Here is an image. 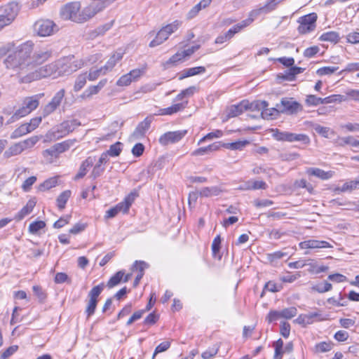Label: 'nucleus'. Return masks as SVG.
Here are the masks:
<instances>
[{
    "label": "nucleus",
    "mask_w": 359,
    "mask_h": 359,
    "mask_svg": "<svg viewBox=\"0 0 359 359\" xmlns=\"http://www.w3.org/2000/svg\"><path fill=\"white\" fill-rule=\"evenodd\" d=\"M81 4L79 2H72L66 4L60 11V15L65 20H70L75 22L81 23L80 18Z\"/></svg>",
    "instance_id": "423d86ee"
},
{
    "label": "nucleus",
    "mask_w": 359,
    "mask_h": 359,
    "mask_svg": "<svg viewBox=\"0 0 359 359\" xmlns=\"http://www.w3.org/2000/svg\"><path fill=\"white\" fill-rule=\"evenodd\" d=\"M187 133L186 130L167 132L159 137V142L162 145L173 144L181 140Z\"/></svg>",
    "instance_id": "9b49d317"
},
{
    "label": "nucleus",
    "mask_w": 359,
    "mask_h": 359,
    "mask_svg": "<svg viewBox=\"0 0 359 359\" xmlns=\"http://www.w3.org/2000/svg\"><path fill=\"white\" fill-rule=\"evenodd\" d=\"M355 189H358V186L356 185L355 181L353 180V181L344 183L342 185V187H337L336 189V191L344 192L346 191H351V190H353Z\"/></svg>",
    "instance_id": "09e8293b"
},
{
    "label": "nucleus",
    "mask_w": 359,
    "mask_h": 359,
    "mask_svg": "<svg viewBox=\"0 0 359 359\" xmlns=\"http://www.w3.org/2000/svg\"><path fill=\"white\" fill-rule=\"evenodd\" d=\"M278 110L280 114L287 115L297 114L303 110L302 105L292 97H283L279 103H277Z\"/></svg>",
    "instance_id": "39448f33"
},
{
    "label": "nucleus",
    "mask_w": 359,
    "mask_h": 359,
    "mask_svg": "<svg viewBox=\"0 0 359 359\" xmlns=\"http://www.w3.org/2000/svg\"><path fill=\"white\" fill-rule=\"evenodd\" d=\"M170 346V343L168 341H163L158 346H157L155 348L154 353L152 355V359H154L155 356L161 352L165 351Z\"/></svg>",
    "instance_id": "6e6d98bb"
},
{
    "label": "nucleus",
    "mask_w": 359,
    "mask_h": 359,
    "mask_svg": "<svg viewBox=\"0 0 359 359\" xmlns=\"http://www.w3.org/2000/svg\"><path fill=\"white\" fill-rule=\"evenodd\" d=\"M36 181V177L34 176H32L28 177L22 184V188L25 191H27L30 189L31 187L35 183Z\"/></svg>",
    "instance_id": "774afa93"
},
{
    "label": "nucleus",
    "mask_w": 359,
    "mask_h": 359,
    "mask_svg": "<svg viewBox=\"0 0 359 359\" xmlns=\"http://www.w3.org/2000/svg\"><path fill=\"white\" fill-rule=\"evenodd\" d=\"M87 79L88 76L86 72L79 74L75 80L74 90L75 92H79L80 90H81V88H83L86 85Z\"/></svg>",
    "instance_id": "7c9ffc66"
},
{
    "label": "nucleus",
    "mask_w": 359,
    "mask_h": 359,
    "mask_svg": "<svg viewBox=\"0 0 359 359\" xmlns=\"http://www.w3.org/2000/svg\"><path fill=\"white\" fill-rule=\"evenodd\" d=\"M124 276V271H119L116 273L108 281L107 287L109 288H111L118 284H119L121 281H123V278Z\"/></svg>",
    "instance_id": "72a5a7b5"
},
{
    "label": "nucleus",
    "mask_w": 359,
    "mask_h": 359,
    "mask_svg": "<svg viewBox=\"0 0 359 359\" xmlns=\"http://www.w3.org/2000/svg\"><path fill=\"white\" fill-rule=\"evenodd\" d=\"M219 345L215 344L201 354L203 359H210L217 355L219 351Z\"/></svg>",
    "instance_id": "37998d69"
},
{
    "label": "nucleus",
    "mask_w": 359,
    "mask_h": 359,
    "mask_svg": "<svg viewBox=\"0 0 359 359\" xmlns=\"http://www.w3.org/2000/svg\"><path fill=\"white\" fill-rule=\"evenodd\" d=\"M278 109L277 104H276L275 107L270 109L268 108V107H265L261 112V116L263 118L272 119L280 114Z\"/></svg>",
    "instance_id": "cd10ccee"
},
{
    "label": "nucleus",
    "mask_w": 359,
    "mask_h": 359,
    "mask_svg": "<svg viewBox=\"0 0 359 359\" xmlns=\"http://www.w3.org/2000/svg\"><path fill=\"white\" fill-rule=\"evenodd\" d=\"M219 149V146L216 144H212L205 147H201L196 149L191 154L192 156H203L208 153L217 151Z\"/></svg>",
    "instance_id": "393cba45"
},
{
    "label": "nucleus",
    "mask_w": 359,
    "mask_h": 359,
    "mask_svg": "<svg viewBox=\"0 0 359 359\" xmlns=\"http://www.w3.org/2000/svg\"><path fill=\"white\" fill-rule=\"evenodd\" d=\"M299 246L301 249H316L332 248L333 246L325 241L308 240L299 243Z\"/></svg>",
    "instance_id": "ddd939ff"
},
{
    "label": "nucleus",
    "mask_w": 359,
    "mask_h": 359,
    "mask_svg": "<svg viewBox=\"0 0 359 359\" xmlns=\"http://www.w3.org/2000/svg\"><path fill=\"white\" fill-rule=\"evenodd\" d=\"M75 140H68L62 142L55 144L54 146L58 154L69 149L75 142Z\"/></svg>",
    "instance_id": "c9c22d12"
},
{
    "label": "nucleus",
    "mask_w": 359,
    "mask_h": 359,
    "mask_svg": "<svg viewBox=\"0 0 359 359\" xmlns=\"http://www.w3.org/2000/svg\"><path fill=\"white\" fill-rule=\"evenodd\" d=\"M332 289V284L328 282H324L313 287V290L320 293L330 291Z\"/></svg>",
    "instance_id": "680f3d73"
},
{
    "label": "nucleus",
    "mask_w": 359,
    "mask_h": 359,
    "mask_svg": "<svg viewBox=\"0 0 359 359\" xmlns=\"http://www.w3.org/2000/svg\"><path fill=\"white\" fill-rule=\"evenodd\" d=\"M222 190L218 187H204L200 191L199 194L203 197L217 196L219 195Z\"/></svg>",
    "instance_id": "5701e85b"
},
{
    "label": "nucleus",
    "mask_w": 359,
    "mask_h": 359,
    "mask_svg": "<svg viewBox=\"0 0 359 359\" xmlns=\"http://www.w3.org/2000/svg\"><path fill=\"white\" fill-rule=\"evenodd\" d=\"M305 102L308 106H317L323 104V98L314 95H309L306 96Z\"/></svg>",
    "instance_id": "a18cd8bd"
},
{
    "label": "nucleus",
    "mask_w": 359,
    "mask_h": 359,
    "mask_svg": "<svg viewBox=\"0 0 359 359\" xmlns=\"http://www.w3.org/2000/svg\"><path fill=\"white\" fill-rule=\"evenodd\" d=\"M104 287V284H101L93 287L90 291L88 296L90 299H97V297L100 294Z\"/></svg>",
    "instance_id": "13d9d810"
},
{
    "label": "nucleus",
    "mask_w": 359,
    "mask_h": 359,
    "mask_svg": "<svg viewBox=\"0 0 359 359\" xmlns=\"http://www.w3.org/2000/svg\"><path fill=\"white\" fill-rule=\"evenodd\" d=\"M83 64L81 62H74L72 64L65 63L62 61H56L43 67L34 69L31 65L25 68L23 79L19 81L20 83H28L32 81L39 80L41 78L51 76L57 78L58 76L69 75L77 69L81 68Z\"/></svg>",
    "instance_id": "f03ea898"
},
{
    "label": "nucleus",
    "mask_w": 359,
    "mask_h": 359,
    "mask_svg": "<svg viewBox=\"0 0 359 359\" xmlns=\"http://www.w3.org/2000/svg\"><path fill=\"white\" fill-rule=\"evenodd\" d=\"M34 43L27 41L17 46L14 50H8L6 47L0 48V55L8 53V55L4 60L6 69L11 76L18 78V81L22 79L25 74V68L28 65L33 66L34 69H37L43 62L48 60L53 55V51L48 49H41L32 54Z\"/></svg>",
    "instance_id": "f257e3e1"
},
{
    "label": "nucleus",
    "mask_w": 359,
    "mask_h": 359,
    "mask_svg": "<svg viewBox=\"0 0 359 359\" xmlns=\"http://www.w3.org/2000/svg\"><path fill=\"white\" fill-rule=\"evenodd\" d=\"M71 196V191L66 190L62 192L57 198L56 202L57 205L60 210H63L65 208V205Z\"/></svg>",
    "instance_id": "a878e982"
},
{
    "label": "nucleus",
    "mask_w": 359,
    "mask_h": 359,
    "mask_svg": "<svg viewBox=\"0 0 359 359\" xmlns=\"http://www.w3.org/2000/svg\"><path fill=\"white\" fill-rule=\"evenodd\" d=\"M246 104L248 106V109H250L252 111L253 110L261 111V112L262 111V110H264V109L265 107H267L269 106V104L266 101H259V100H257V101L252 102L251 103L246 102Z\"/></svg>",
    "instance_id": "e433bc0d"
},
{
    "label": "nucleus",
    "mask_w": 359,
    "mask_h": 359,
    "mask_svg": "<svg viewBox=\"0 0 359 359\" xmlns=\"http://www.w3.org/2000/svg\"><path fill=\"white\" fill-rule=\"evenodd\" d=\"M151 121V117H146L144 119V121H142L137 125V126L132 133L131 137L136 140L144 137L146 133L150 128Z\"/></svg>",
    "instance_id": "f8f14e48"
},
{
    "label": "nucleus",
    "mask_w": 359,
    "mask_h": 359,
    "mask_svg": "<svg viewBox=\"0 0 359 359\" xmlns=\"http://www.w3.org/2000/svg\"><path fill=\"white\" fill-rule=\"evenodd\" d=\"M320 40L337 43L339 40V36L335 32H328L323 34L320 37Z\"/></svg>",
    "instance_id": "ea45409f"
},
{
    "label": "nucleus",
    "mask_w": 359,
    "mask_h": 359,
    "mask_svg": "<svg viewBox=\"0 0 359 359\" xmlns=\"http://www.w3.org/2000/svg\"><path fill=\"white\" fill-rule=\"evenodd\" d=\"M120 146H121V142H117L116 143L111 145L109 147V149L107 151H106L105 153L108 154V156H119V154L121 151V149Z\"/></svg>",
    "instance_id": "3c124183"
},
{
    "label": "nucleus",
    "mask_w": 359,
    "mask_h": 359,
    "mask_svg": "<svg viewBox=\"0 0 359 359\" xmlns=\"http://www.w3.org/2000/svg\"><path fill=\"white\" fill-rule=\"evenodd\" d=\"M147 267V264L144 261H135L131 268V270L133 271L135 270L138 271V273H143L145 268Z\"/></svg>",
    "instance_id": "052dcab7"
},
{
    "label": "nucleus",
    "mask_w": 359,
    "mask_h": 359,
    "mask_svg": "<svg viewBox=\"0 0 359 359\" xmlns=\"http://www.w3.org/2000/svg\"><path fill=\"white\" fill-rule=\"evenodd\" d=\"M22 149L19 142L11 146L4 154L5 158H8L11 156L18 155L22 152Z\"/></svg>",
    "instance_id": "c85d7f7f"
},
{
    "label": "nucleus",
    "mask_w": 359,
    "mask_h": 359,
    "mask_svg": "<svg viewBox=\"0 0 359 359\" xmlns=\"http://www.w3.org/2000/svg\"><path fill=\"white\" fill-rule=\"evenodd\" d=\"M184 58V56L182 52H178L173 55L165 63L167 67L170 65H175L177 62L182 61Z\"/></svg>",
    "instance_id": "864d4df0"
},
{
    "label": "nucleus",
    "mask_w": 359,
    "mask_h": 359,
    "mask_svg": "<svg viewBox=\"0 0 359 359\" xmlns=\"http://www.w3.org/2000/svg\"><path fill=\"white\" fill-rule=\"evenodd\" d=\"M20 10L18 4L11 2L0 7V30L9 25L15 18Z\"/></svg>",
    "instance_id": "20e7f679"
},
{
    "label": "nucleus",
    "mask_w": 359,
    "mask_h": 359,
    "mask_svg": "<svg viewBox=\"0 0 359 359\" xmlns=\"http://www.w3.org/2000/svg\"><path fill=\"white\" fill-rule=\"evenodd\" d=\"M304 69L299 67H291V68L281 77L284 80L293 81L295 79V76L303 72Z\"/></svg>",
    "instance_id": "bb28decb"
},
{
    "label": "nucleus",
    "mask_w": 359,
    "mask_h": 359,
    "mask_svg": "<svg viewBox=\"0 0 359 359\" xmlns=\"http://www.w3.org/2000/svg\"><path fill=\"white\" fill-rule=\"evenodd\" d=\"M79 126H80V123L76 119L66 121L60 125L58 130L62 133L68 134Z\"/></svg>",
    "instance_id": "a211bd4d"
},
{
    "label": "nucleus",
    "mask_w": 359,
    "mask_h": 359,
    "mask_svg": "<svg viewBox=\"0 0 359 359\" xmlns=\"http://www.w3.org/2000/svg\"><path fill=\"white\" fill-rule=\"evenodd\" d=\"M188 103L186 101L184 103H178L173 104L172 106L161 109V114L163 115H171L172 114L177 113L186 107L187 104Z\"/></svg>",
    "instance_id": "b1692460"
},
{
    "label": "nucleus",
    "mask_w": 359,
    "mask_h": 359,
    "mask_svg": "<svg viewBox=\"0 0 359 359\" xmlns=\"http://www.w3.org/2000/svg\"><path fill=\"white\" fill-rule=\"evenodd\" d=\"M273 137L278 141H286L290 142H302L306 144H308L310 142V139L306 135L296 134L287 131L280 132L277 130L273 134Z\"/></svg>",
    "instance_id": "6e6552de"
},
{
    "label": "nucleus",
    "mask_w": 359,
    "mask_h": 359,
    "mask_svg": "<svg viewBox=\"0 0 359 359\" xmlns=\"http://www.w3.org/2000/svg\"><path fill=\"white\" fill-rule=\"evenodd\" d=\"M32 290L34 294L38 297L40 302H43L45 300V299L46 298V294L43 290L41 287L39 285H34L33 286Z\"/></svg>",
    "instance_id": "e2e57ef3"
},
{
    "label": "nucleus",
    "mask_w": 359,
    "mask_h": 359,
    "mask_svg": "<svg viewBox=\"0 0 359 359\" xmlns=\"http://www.w3.org/2000/svg\"><path fill=\"white\" fill-rule=\"evenodd\" d=\"M317 15L315 13H309L299 18L298 31L301 34L309 33L316 28Z\"/></svg>",
    "instance_id": "1a4fd4ad"
},
{
    "label": "nucleus",
    "mask_w": 359,
    "mask_h": 359,
    "mask_svg": "<svg viewBox=\"0 0 359 359\" xmlns=\"http://www.w3.org/2000/svg\"><path fill=\"white\" fill-rule=\"evenodd\" d=\"M346 99L343 95H332L325 98H323V104H329L332 102H341L345 101Z\"/></svg>",
    "instance_id": "8fccbe9b"
},
{
    "label": "nucleus",
    "mask_w": 359,
    "mask_h": 359,
    "mask_svg": "<svg viewBox=\"0 0 359 359\" xmlns=\"http://www.w3.org/2000/svg\"><path fill=\"white\" fill-rule=\"evenodd\" d=\"M277 5L274 0H268L263 7L260 8L259 10L252 11L250 15H257L260 11L264 13L271 12L276 9Z\"/></svg>",
    "instance_id": "c756f323"
},
{
    "label": "nucleus",
    "mask_w": 359,
    "mask_h": 359,
    "mask_svg": "<svg viewBox=\"0 0 359 359\" xmlns=\"http://www.w3.org/2000/svg\"><path fill=\"white\" fill-rule=\"evenodd\" d=\"M222 135V132L219 130H217L214 132L209 133L205 136H204L203 138H201L198 144L203 142L204 141L207 140H212L213 138H218L220 137Z\"/></svg>",
    "instance_id": "bf43d9fd"
},
{
    "label": "nucleus",
    "mask_w": 359,
    "mask_h": 359,
    "mask_svg": "<svg viewBox=\"0 0 359 359\" xmlns=\"http://www.w3.org/2000/svg\"><path fill=\"white\" fill-rule=\"evenodd\" d=\"M248 109V106L246 102L243 101L240 104L237 105H232L227 114V116L229 118L236 117L240 114H241L243 111Z\"/></svg>",
    "instance_id": "6ab92c4d"
},
{
    "label": "nucleus",
    "mask_w": 359,
    "mask_h": 359,
    "mask_svg": "<svg viewBox=\"0 0 359 359\" xmlns=\"http://www.w3.org/2000/svg\"><path fill=\"white\" fill-rule=\"evenodd\" d=\"M332 343L323 341L315 346V351L316 353H325L330 351L332 348Z\"/></svg>",
    "instance_id": "79ce46f5"
},
{
    "label": "nucleus",
    "mask_w": 359,
    "mask_h": 359,
    "mask_svg": "<svg viewBox=\"0 0 359 359\" xmlns=\"http://www.w3.org/2000/svg\"><path fill=\"white\" fill-rule=\"evenodd\" d=\"M123 57V53H114L107 62L106 65L103 66L104 72L111 71L116 64L120 61Z\"/></svg>",
    "instance_id": "412c9836"
},
{
    "label": "nucleus",
    "mask_w": 359,
    "mask_h": 359,
    "mask_svg": "<svg viewBox=\"0 0 359 359\" xmlns=\"http://www.w3.org/2000/svg\"><path fill=\"white\" fill-rule=\"evenodd\" d=\"M205 72V68L203 66L191 67L184 69L180 74L179 80H182L187 77L196 76L203 74Z\"/></svg>",
    "instance_id": "f3484780"
},
{
    "label": "nucleus",
    "mask_w": 359,
    "mask_h": 359,
    "mask_svg": "<svg viewBox=\"0 0 359 359\" xmlns=\"http://www.w3.org/2000/svg\"><path fill=\"white\" fill-rule=\"evenodd\" d=\"M55 282L57 284L63 283H71V280L65 273L59 272L55 274Z\"/></svg>",
    "instance_id": "4d7b16f0"
},
{
    "label": "nucleus",
    "mask_w": 359,
    "mask_h": 359,
    "mask_svg": "<svg viewBox=\"0 0 359 359\" xmlns=\"http://www.w3.org/2000/svg\"><path fill=\"white\" fill-rule=\"evenodd\" d=\"M34 32L40 36H48L58 31L57 25L50 20H39L34 25Z\"/></svg>",
    "instance_id": "0eeeda50"
},
{
    "label": "nucleus",
    "mask_w": 359,
    "mask_h": 359,
    "mask_svg": "<svg viewBox=\"0 0 359 359\" xmlns=\"http://www.w3.org/2000/svg\"><path fill=\"white\" fill-rule=\"evenodd\" d=\"M321 315L319 311L311 312L306 314L299 315L295 320L294 323L306 327L314 322V318L320 317Z\"/></svg>",
    "instance_id": "4468645a"
},
{
    "label": "nucleus",
    "mask_w": 359,
    "mask_h": 359,
    "mask_svg": "<svg viewBox=\"0 0 359 359\" xmlns=\"http://www.w3.org/2000/svg\"><path fill=\"white\" fill-rule=\"evenodd\" d=\"M40 140L39 136H33L27 140L20 142L22 151L33 147Z\"/></svg>",
    "instance_id": "f704fd0d"
},
{
    "label": "nucleus",
    "mask_w": 359,
    "mask_h": 359,
    "mask_svg": "<svg viewBox=\"0 0 359 359\" xmlns=\"http://www.w3.org/2000/svg\"><path fill=\"white\" fill-rule=\"evenodd\" d=\"M43 96V93L27 97L23 100L22 105L12 116L13 120L24 117L36 109L39 104V99Z\"/></svg>",
    "instance_id": "7ed1b4c3"
},
{
    "label": "nucleus",
    "mask_w": 359,
    "mask_h": 359,
    "mask_svg": "<svg viewBox=\"0 0 359 359\" xmlns=\"http://www.w3.org/2000/svg\"><path fill=\"white\" fill-rule=\"evenodd\" d=\"M29 133L31 131L27 123L22 124L12 133L11 137L12 139H17Z\"/></svg>",
    "instance_id": "2f4dec72"
},
{
    "label": "nucleus",
    "mask_w": 359,
    "mask_h": 359,
    "mask_svg": "<svg viewBox=\"0 0 359 359\" xmlns=\"http://www.w3.org/2000/svg\"><path fill=\"white\" fill-rule=\"evenodd\" d=\"M169 36L165 30L161 28L156 35V37L150 42L149 47L154 48L163 43L168 39Z\"/></svg>",
    "instance_id": "4be33fe9"
},
{
    "label": "nucleus",
    "mask_w": 359,
    "mask_h": 359,
    "mask_svg": "<svg viewBox=\"0 0 359 359\" xmlns=\"http://www.w3.org/2000/svg\"><path fill=\"white\" fill-rule=\"evenodd\" d=\"M65 95V90L60 89L57 91L51 100L44 106L42 109V115L43 117H46L53 112H54L57 108L61 104L62 100H63Z\"/></svg>",
    "instance_id": "9d476101"
},
{
    "label": "nucleus",
    "mask_w": 359,
    "mask_h": 359,
    "mask_svg": "<svg viewBox=\"0 0 359 359\" xmlns=\"http://www.w3.org/2000/svg\"><path fill=\"white\" fill-rule=\"evenodd\" d=\"M46 223L43 221H36L31 223L29 226V231L32 233H36L39 230L43 229Z\"/></svg>",
    "instance_id": "de8ad7c7"
},
{
    "label": "nucleus",
    "mask_w": 359,
    "mask_h": 359,
    "mask_svg": "<svg viewBox=\"0 0 359 359\" xmlns=\"http://www.w3.org/2000/svg\"><path fill=\"white\" fill-rule=\"evenodd\" d=\"M57 184V177H50L46 181H44L42 184H41L39 187V189L41 191H44L46 190H48L52 187H55Z\"/></svg>",
    "instance_id": "4c0bfd02"
},
{
    "label": "nucleus",
    "mask_w": 359,
    "mask_h": 359,
    "mask_svg": "<svg viewBox=\"0 0 359 359\" xmlns=\"http://www.w3.org/2000/svg\"><path fill=\"white\" fill-rule=\"evenodd\" d=\"M313 129L317 133L321 135L324 137H328V133L330 131V128L323 127L320 125L316 124L313 126Z\"/></svg>",
    "instance_id": "69168bd1"
},
{
    "label": "nucleus",
    "mask_w": 359,
    "mask_h": 359,
    "mask_svg": "<svg viewBox=\"0 0 359 359\" xmlns=\"http://www.w3.org/2000/svg\"><path fill=\"white\" fill-rule=\"evenodd\" d=\"M106 73H107V72H104V67H102L101 68H100L98 69L90 70V72H89L88 74H87V76H88V79L90 81H94V80L97 79L100 75H104Z\"/></svg>",
    "instance_id": "603ef678"
},
{
    "label": "nucleus",
    "mask_w": 359,
    "mask_h": 359,
    "mask_svg": "<svg viewBox=\"0 0 359 359\" xmlns=\"http://www.w3.org/2000/svg\"><path fill=\"white\" fill-rule=\"evenodd\" d=\"M36 205L34 200H29L27 201L25 206H24L21 210L15 215V219L17 220L22 219L26 215H29L33 210Z\"/></svg>",
    "instance_id": "aec40b11"
},
{
    "label": "nucleus",
    "mask_w": 359,
    "mask_h": 359,
    "mask_svg": "<svg viewBox=\"0 0 359 359\" xmlns=\"http://www.w3.org/2000/svg\"><path fill=\"white\" fill-rule=\"evenodd\" d=\"M338 67H323L317 70V74L320 76L330 75L338 70Z\"/></svg>",
    "instance_id": "5fc2aeb1"
},
{
    "label": "nucleus",
    "mask_w": 359,
    "mask_h": 359,
    "mask_svg": "<svg viewBox=\"0 0 359 359\" xmlns=\"http://www.w3.org/2000/svg\"><path fill=\"white\" fill-rule=\"evenodd\" d=\"M94 163V158L92 157H88L83 163H81L78 173L74 177L75 180H78L82 177H83L88 170L89 168H90Z\"/></svg>",
    "instance_id": "2eb2a0df"
},
{
    "label": "nucleus",
    "mask_w": 359,
    "mask_h": 359,
    "mask_svg": "<svg viewBox=\"0 0 359 359\" xmlns=\"http://www.w3.org/2000/svg\"><path fill=\"white\" fill-rule=\"evenodd\" d=\"M249 144V142L247 140L243 141H236L231 143H226L224 144V147L226 149H229L231 150H241L246 145Z\"/></svg>",
    "instance_id": "58836bf2"
},
{
    "label": "nucleus",
    "mask_w": 359,
    "mask_h": 359,
    "mask_svg": "<svg viewBox=\"0 0 359 359\" xmlns=\"http://www.w3.org/2000/svg\"><path fill=\"white\" fill-rule=\"evenodd\" d=\"M70 218L71 215H66L65 217H60L54 223L53 227L56 229L63 227L65 224L69 223Z\"/></svg>",
    "instance_id": "338daca9"
},
{
    "label": "nucleus",
    "mask_w": 359,
    "mask_h": 359,
    "mask_svg": "<svg viewBox=\"0 0 359 359\" xmlns=\"http://www.w3.org/2000/svg\"><path fill=\"white\" fill-rule=\"evenodd\" d=\"M309 175H313L320 180H326L332 177V172H325L323 170L317 168H309L306 171Z\"/></svg>",
    "instance_id": "dca6fc26"
},
{
    "label": "nucleus",
    "mask_w": 359,
    "mask_h": 359,
    "mask_svg": "<svg viewBox=\"0 0 359 359\" xmlns=\"http://www.w3.org/2000/svg\"><path fill=\"white\" fill-rule=\"evenodd\" d=\"M99 92L100 90L96 85L90 86L80 95V97L83 100L89 99L93 95H97Z\"/></svg>",
    "instance_id": "a19ab883"
},
{
    "label": "nucleus",
    "mask_w": 359,
    "mask_h": 359,
    "mask_svg": "<svg viewBox=\"0 0 359 359\" xmlns=\"http://www.w3.org/2000/svg\"><path fill=\"white\" fill-rule=\"evenodd\" d=\"M337 143L338 145L341 147H344L346 144H349L354 147H359V140L354 139L352 136L339 138Z\"/></svg>",
    "instance_id": "473e14b6"
},
{
    "label": "nucleus",
    "mask_w": 359,
    "mask_h": 359,
    "mask_svg": "<svg viewBox=\"0 0 359 359\" xmlns=\"http://www.w3.org/2000/svg\"><path fill=\"white\" fill-rule=\"evenodd\" d=\"M133 81L129 74L123 75L116 82V85L118 86H126L131 83Z\"/></svg>",
    "instance_id": "0e129e2a"
},
{
    "label": "nucleus",
    "mask_w": 359,
    "mask_h": 359,
    "mask_svg": "<svg viewBox=\"0 0 359 359\" xmlns=\"http://www.w3.org/2000/svg\"><path fill=\"white\" fill-rule=\"evenodd\" d=\"M180 21L175 20L172 23L168 24L162 28L165 30L166 34H168V35L170 36L171 34L175 32L180 27Z\"/></svg>",
    "instance_id": "49530a36"
},
{
    "label": "nucleus",
    "mask_w": 359,
    "mask_h": 359,
    "mask_svg": "<svg viewBox=\"0 0 359 359\" xmlns=\"http://www.w3.org/2000/svg\"><path fill=\"white\" fill-rule=\"evenodd\" d=\"M297 313V310L295 307H289L283 309L280 311V316L281 318H286V319H290L292 317L295 316Z\"/></svg>",
    "instance_id": "c03bdc74"
}]
</instances>
